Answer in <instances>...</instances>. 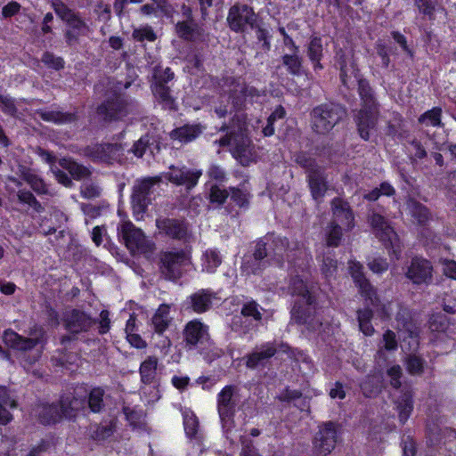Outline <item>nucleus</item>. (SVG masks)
<instances>
[{"label": "nucleus", "instance_id": "obj_9", "mask_svg": "<svg viewBox=\"0 0 456 456\" xmlns=\"http://www.w3.org/2000/svg\"><path fill=\"white\" fill-rule=\"evenodd\" d=\"M296 161L307 169L308 183L314 200H321L328 188L323 170L305 154L297 156Z\"/></svg>", "mask_w": 456, "mask_h": 456}, {"label": "nucleus", "instance_id": "obj_61", "mask_svg": "<svg viewBox=\"0 0 456 456\" xmlns=\"http://www.w3.org/2000/svg\"><path fill=\"white\" fill-rule=\"evenodd\" d=\"M384 348L388 351L395 350L397 348V340L395 334L392 330H387L383 335Z\"/></svg>", "mask_w": 456, "mask_h": 456}, {"label": "nucleus", "instance_id": "obj_55", "mask_svg": "<svg viewBox=\"0 0 456 456\" xmlns=\"http://www.w3.org/2000/svg\"><path fill=\"white\" fill-rule=\"evenodd\" d=\"M184 431L190 437L196 435L198 430V420L193 414H186L183 419Z\"/></svg>", "mask_w": 456, "mask_h": 456}, {"label": "nucleus", "instance_id": "obj_59", "mask_svg": "<svg viewBox=\"0 0 456 456\" xmlns=\"http://www.w3.org/2000/svg\"><path fill=\"white\" fill-rule=\"evenodd\" d=\"M53 8L56 14L65 21L70 20L71 16L74 14V12L62 3H53Z\"/></svg>", "mask_w": 456, "mask_h": 456}, {"label": "nucleus", "instance_id": "obj_49", "mask_svg": "<svg viewBox=\"0 0 456 456\" xmlns=\"http://www.w3.org/2000/svg\"><path fill=\"white\" fill-rule=\"evenodd\" d=\"M349 273L357 285H365V277L362 271V266L359 262H348Z\"/></svg>", "mask_w": 456, "mask_h": 456}, {"label": "nucleus", "instance_id": "obj_38", "mask_svg": "<svg viewBox=\"0 0 456 456\" xmlns=\"http://www.w3.org/2000/svg\"><path fill=\"white\" fill-rule=\"evenodd\" d=\"M38 115L43 120L55 124H66L75 120L73 114L56 110H41L38 112Z\"/></svg>", "mask_w": 456, "mask_h": 456}, {"label": "nucleus", "instance_id": "obj_45", "mask_svg": "<svg viewBox=\"0 0 456 456\" xmlns=\"http://www.w3.org/2000/svg\"><path fill=\"white\" fill-rule=\"evenodd\" d=\"M430 329L433 331L445 332L449 335V320L447 316L444 314L433 315L430 320Z\"/></svg>", "mask_w": 456, "mask_h": 456}, {"label": "nucleus", "instance_id": "obj_46", "mask_svg": "<svg viewBox=\"0 0 456 456\" xmlns=\"http://www.w3.org/2000/svg\"><path fill=\"white\" fill-rule=\"evenodd\" d=\"M228 196L229 193L225 189L216 184L210 187L208 199L211 203L221 206L225 202Z\"/></svg>", "mask_w": 456, "mask_h": 456}, {"label": "nucleus", "instance_id": "obj_22", "mask_svg": "<svg viewBox=\"0 0 456 456\" xmlns=\"http://www.w3.org/2000/svg\"><path fill=\"white\" fill-rule=\"evenodd\" d=\"M276 352L277 346L274 342H266L256 346L255 350L247 356L246 366L250 369L265 366Z\"/></svg>", "mask_w": 456, "mask_h": 456}, {"label": "nucleus", "instance_id": "obj_23", "mask_svg": "<svg viewBox=\"0 0 456 456\" xmlns=\"http://www.w3.org/2000/svg\"><path fill=\"white\" fill-rule=\"evenodd\" d=\"M165 74L167 75V78H162L159 72H156L153 75V83L151 87L155 96L161 101L166 107L171 109L173 108L174 102L170 95L169 88L166 86L165 84L174 78V73L169 68H166Z\"/></svg>", "mask_w": 456, "mask_h": 456}, {"label": "nucleus", "instance_id": "obj_29", "mask_svg": "<svg viewBox=\"0 0 456 456\" xmlns=\"http://www.w3.org/2000/svg\"><path fill=\"white\" fill-rule=\"evenodd\" d=\"M19 173L20 177L26 181L36 192L39 194L46 193V184L35 170L27 168L26 167H20Z\"/></svg>", "mask_w": 456, "mask_h": 456}, {"label": "nucleus", "instance_id": "obj_54", "mask_svg": "<svg viewBox=\"0 0 456 456\" xmlns=\"http://www.w3.org/2000/svg\"><path fill=\"white\" fill-rule=\"evenodd\" d=\"M241 314L243 316L253 317L256 321H260L262 318L258 305L254 301L245 304L241 309Z\"/></svg>", "mask_w": 456, "mask_h": 456}, {"label": "nucleus", "instance_id": "obj_56", "mask_svg": "<svg viewBox=\"0 0 456 456\" xmlns=\"http://www.w3.org/2000/svg\"><path fill=\"white\" fill-rule=\"evenodd\" d=\"M419 11L429 17L433 16L436 2V0H415Z\"/></svg>", "mask_w": 456, "mask_h": 456}, {"label": "nucleus", "instance_id": "obj_25", "mask_svg": "<svg viewBox=\"0 0 456 456\" xmlns=\"http://www.w3.org/2000/svg\"><path fill=\"white\" fill-rule=\"evenodd\" d=\"M156 224L160 232L174 238L183 239L187 235V224L176 219H157Z\"/></svg>", "mask_w": 456, "mask_h": 456}, {"label": "nucleus", "instance_id": "obj_5", "mask_svg": "<svg viewBox=\"0 0 456 456\" xmlns=\"http://www.w3.org/2000/svg\"><path fill=\"white\" fill-rule=\"evenodd\" d=\"M118 234L133 255H147L154 250V243L148 240L143 232L130 221H121L118 226Z\"/></svg>", "mask_w": 456, "mask_h": 456}, {"label": "nucleus", "instance_id": "obj_42", "mask_svg": "<svg viewBox=\"0 0 456 456\" xmlns=\"http://www.w3.org/2000/svg\"><path fill=\"white\" fill-rule=\"evenodd\" d=\"M372 311L369 308L358 311V322L362 332L366 336H371L374 333V328L370 324Z\"/></svg>", "mask_w": 456, "mask_h": 456}, {"label": "nucleus", "instance_id": "obj_48", "mask_svg": "<svg viewBox=\"0 0 456 456\" xmlns=\"http://www.w3.org/2000/svg\"><path fill=\"white\" fill-rule=\"evenodd\" d=\"M285 116V110L282 107H278L270 115L267 119V125L263 128V134L265 136H271L274 133L273 123L276 119H281Z\"/></svg>", "mask_w": 456, "mask_h": 456}, {"label": "nucleus", "instance_id": "obj_34", "mask_svg": "<svg viewBox=\"0 0 456 456\" xmlns=\"http://www.w3.org/2000/svg\"><path fill=\"white\" fill-rule=\"evenodd\" d=\"M158 359L155 356L147 357L140 366L141 379L145 384L151 383L156 376Z\"/></svg>", "mask_w": 456, "mask_h": 456}, {"label": "nucleus", "instance_id": "obj_19", "mask_svg": "<svg viewBox=\"0 0 456 456\" xmlns=\"http://www.w3.org/2000/svg\"><path fill=\"white\" fill-rule=\"evenodd\" d=\"M433 266L431 263L421 256H415L411 259L408 267L406 276L414 284L419 285L428 283L431 281Z\"/></svg>", "mask_w": 456, "mask_h": 456}, {"label": "nucleus", "instance_id": "obj_16", "mask_svg": "<svg viewBox=\"0 0 456 456\" xmlns=\"http://www.w3.org/2000/svg\"><path fill=\"white\" fill-rule=\"evenodd\" d=\"M293 293L297 294V300L292 308V315L297 322L307 323L311 328L315 330L314 325L310 319L311 305L314 303V297L307 289V287H296Z\"/></svg>", "mask_w": 456, "mask_h": 456}, {"label": "nucleus", "instance_id": "obj_7", "mask_svg": "<svg viewBox=\"0 0 456 456\" xmlns=\"http://www.w3.org/2000/svg\"><path fill=\"white\" fill-rule=\"evenodd\" d=\"M332 211L334 224H331L327 234V244L329 246H338L341 239V227L338 223L346 229L350 230L354 227V215L346 202L340 199H334L332 201Z\"/></svg>", "mask_w": 456, "mask_h": 456}, {"label": "nucleus", "instance_id": "obj_47", "mask_svg": "<svg viewBox=\"0 0 456 456\" xmlns=\"http://www.w3.org/2000/svg\"><path fill=\"white\" fill-rule=\"evenodd\" d=\"M117 150V144L97 145L95 146V153L92 152L90 155L95 159L107 161L110 158L109 154L113 153Z\"/></svg>", "mask_w": 456, "mask_h": 456}, {"label": "nucleus", "instance_id": "obj_2", "mask_svg": "<svg viewBox=\"0 0 456 456\" xmlns=\"http://www.w3.org/2000/svg\"><path fill=\"white\" fill-rule=\"evenodd\" d=\"M273 255L269 254L270 258L268 261L272 260L278 265L282 264L284 255L289 260L297 255L296 251H298L299 254L303 253L302 249L298 248L297 242L290 244L286 238H277L273 240ZM265 256H268L265 243L263 240H259L256 244L254 253L244 256L240 267V277H244V279L238 280V281L254 282L250 277L261 273L266 264V261L264 260Z\"/></svg>", "mask_w": 456, "mask_h": 456}, {"label": "nucleus", "instance_id": "obj_27", "mask_svg": "<svg viewBox=\"0 0 456 456\" xmlns=\"http://www.w3.org/2000/svg\"><path fill=\"white\" fill-rule=\"evenodd\" d=\"M62 419H71L75 418L80 410L85 407V400L79 397L64 395L60 401Z\"/></svg>", "mask_w": 456, "mask_h": 456}, {"label": "nucleus", "instance_id": "obj_51", "mask_svg": "<svg viewBox=\"0 0 456 456\" xmlns=\"http://www.w3.org/2000/svg\"><path fill=\"white\" fill-rule=\"evenodd\" d=\"M101 191V187L94 182H85L81 186V195L86 199L97 198Z\"/></svg>", "mask_w": 456, "mask_h": 456}, {"label": "nucleus", "instance_id": "obj_64", "mask_svg": "<svg viewBox=\"0 0 456 456\" xmlns=\"http://www.w3.org/2000/svg\"><path fill=\"white\" fill-rule=\"evenodd\" d=\"M443 272L447 277L456 279V262L453 260L444 259L442 261Z\"/></svg>", "mask_w": 456, "mask_h": 456}, {"label": "nucleus", "instance_id": "obj_10", "mask_svg": "<svg viewBox=\"0 0 456 456\" xmlns=\"http://www.w3.org/2000/svg\"><path fill=\"white\" fill-rule=\"evenodd\" d=\"M370 224L377 237L385 244L386 247L392 248V256L398 259L402 252V245L399 241L397 234L390 224L385 220L381 215L373 213L370 216Z\"/></svg>", "mask_w": 456, "mask_h": 456}, {"label": "nucleus", "instance_id": "obj_60", "mask_svg": "<svg viewBox=\"0 0 456 456\" xmlns=\"http://www.w3.org/2000/svg\"><path fill=\"white\" fill-rule=\"evenodd\" d=\"M42 61L45 64H46L55 69H60L63 67L62 59H61L60 57H56L53 54L49 53H46L43 55Z\"/></svg>", "mask_w": 456, "mask_h": 456}, {"label": "nucleus", "instance_id": "obj_62", "mask_svg": "<svg viewBox=\"0 0 456 456\" xmlns=\"http://www.w3.org/2000/svg\"><path fill=\"white\" fill-rule=\"evenodd\" d=\"M387 375L390 377L391 385L398 388L401 386L400 378L402 375V370L399 365H394L387 370Z\"/></svg>", "mask_w": 456, "mask_h": 456}, {"label": "nucleus", "instance_id": "obj_20", "mask_svg": "<svg viewBox=\"0 0 456 456\" xmlns=\"http://www.w3.org/2000/svg\"><path fill=\"white\" fill-rule=\"evenodd\" d=\"M132 110L131 104L127 103L120 95H115L113 100L99 106L98 113L105 119L116 120L123 118Z\"/></svg>", "mask_w": 456, "mask_h": 456}, {"label": "nucleus", "instance_id": "obj_31", "mask_svg": "<svg viewBox=\"0 0 456 456\" xmlns=\"http://www.w3.org/2000/svg\"><path fill=\"white\" fill-rule=\"evenodd\" d=\"M201 133L199 126L186 125L173 130L170 136L180 142H189L195 139Z\"/></svg>", "mask_w": 456, "mask_h": 456}, {"label": "nucleus", "instance_id": "obj_13", "mask_svg": "<svg viewBox=\"0 0 456 456\" xmlns=\"http://www.w3.org/2000/svg\"><path fill=\"white\" fill-rule=\"evenodd\" d=\"M223 92L228 94L234 106H240L243 102H251L257 101L261 96L260 92L254 87L247 86L240 79L233 77L226 78L222 86Z\"/></svg>", "mask_w": 456, "mask_h": 456}, {"label": "nucleus", "instance_id": "obj_28", "mask_svg": "<svg viewBox=\"0 0 456 456\" xmlns=\"http://www.w3.org/2000/svg\"><path fill=\"white\" fill-rule=\"evenodd\" d=\"M17 407L16 400L11 395L9 390L5 387L0 386V424H8L12 416L9 409Z\"/></svg>", "mask_w": 456, "mask_h": 456}, {"label": "nucleus", "instance_id": "obj_8", "mask_svg": "<svg viewBox=\"0 0 456 456\" xmlns=\"http://www.w3.org/2000/svg\"><path fill=\"white\" fill-rule=\"evenodd\" d=\"M345 110L338 104H322L312 111V127L317 133L324 134L344 117Z\"/></svg>", "mask_w": 456, "mask_h": 456}, {"label": "nucleus", "instance_id": "obj_37", "mask_svg": "<svg viewBox=\"0 0 456 456\" xmlns=\"http://www.w3.org/2000/svg\"><path fill=\"white\" fill-rule=\"evenodd\" d=\"M176 31L181 37L187 40H198L201 37V28H198L192 21L178 22Z\"/></svg>", "mask_w": 456, "mask_h": 456}, {"label": "nucleus", "instance_id": "obj_33", "mask_svg": "<svg viewBox=\"0 0 456 456\" xmlns=\"http://www.w3.org/2000/svg\"><path fill=\"white\" fill-rule=\"evenodd\" d=\"M151 321L155 331L159 334L163 333L171 322L169 306L167 305H161L156 311Z\"/></svg>", "mask_w": 456, "mask_h": 456}, {"label": "nucleus", "instance_id": "obj_57", "mask_svg": "<svg viewBox=\"0 0 456 456\" xmlns=\"http://www.w3.org/2000/svg\"><path fill=\"white\" fill-rule=\"evenodd\" d=\"M232 200L240 207H243L248 202L249 193L246 190L231 188Z\"/></svg>", "mask_w": 456, "mask_h": 456}, {"label": "nucleus", "instance_id": "obj_50", "mask_svg": "<svg viewBox=\"0 0 456 456\" xmlns=\"http://www.w3.org/2000/svg\"><path fill=\"white\" fill-rule=\"evenodd\" d=\"M283 64L287 67L289 73L298 75L301 70V61L298 56L295 54H285L282 58Z\"/></svg>", "mask_w": 456, "mask_h": 456}, {"label": "nucleus", "instance_id": "obj_3", "mask_svg": "<svg viewBox=\"0 0 456 456\" xmlns=\"http://www.w3.org/2000/svg\"><path fill=\"white\" fill-rule=\"evenodd\" d=\"M221 146H229L232 156L243 166L255 162L257 154L248 136V126L245 118L237 117L232 122V131L229 135L221 138Z\"/></svg>", "mask_w": 456, "mask_h": 456}, {"label": "nucleus", "instance_id": "obj_36", "mask_svg": "<svg viewBox=\"0 0 456 456\" xmlns=\"http://www.w3.org/2000/svg\"><path fill=\"white\" fill-rule=\"evenodd\" d=\"M222 257L216 249H207L201 256L202 271L214 273L221 265Z\"/></svg>", "mask_w": 456, "mask_h": 456}, {"label": "nucleus", "instance_id": "obj_18", "mask_svg": "<svg viewBox=\"0 0 456 456\" xmlns=\"http://www.w3.org/2000/svg\"><path fill=\"white\" fill-rule=\"evenodd\" d=\"M338 431L332 422H327L320 427L316 433L314 445V449L323 455L329 454L337 444Z\"/></svg>", "mask_w": 456, "mask_h": 456}, {"label": "nucleus", "instance_id": "obj_30", "mask_svg": "<svg viewBox=\"0 0 456 456\" xmlns=\"http://www.w3.org/2000/svg\"><path fill=\"white\" fill-rule=\"evenodd\" d=\"M363 289L361 291L362 295L366 297L367 301H370V305L377 307V312L379 313L381 318H388L391 315V303L387 305L380 304L379 298L377 297L373 287H362Z\"/></svg>", "mask_w": 456, "mask_h": 456}, {"label": "nucleus", "instance_id": "obj_41", "mask_svg": "<svg viewBox=\"0 0 456 456\" xmlns=\"http://www.w3.org/2000/svg\"><path fill=\"white\" fill-rule=\"evenodd\" d=\"M407 208L414 220L420 224H425L429 218L428 208L412 200L407 202Z\"/></svg>", "mask_w": 456, "mask_h": 456}, {"label": "nucleus", "instance_id": "obj_4", "mask_svg": "<svg viewBox=\"0 0 456 456\" xmlns=\"http://www.w3.org/2000/svg\"><path fill=\"white\" fill-rule=\"evenodd\" d=\"M39 156L44 161L51 165V171L53 172L56 180L65 187H71L73 185L72 180L65 173L69 174L77 180H82L91 175V171L86 167H84L70 159L63 158L58 160L57 164L53 163L54 157L45 150H39Z\"/></svg>", "mask_w": 456, "mask_h": 456}, {"label": "nucleus", "instance_id": "obj_40", "mask_svg": "<svg viewBox=\"0 0 456 456\" xmlns=\"http://www.w3.org/2000/svg\"><path fill=\"white\" fill-rule=\"evenodd\" d=\"M308 56L314 63V69H322V66L320 63L322 56V44L320 38L314 37L308 46Z\"/></svg>", "mask_w": 456, "mask_h": 456}, {"label": "nucleus", "instance_id": "obj_43", "mask_svg": "<svg viewBox=\"0 0 456 456\" xmlns=\"http://www.w3.org/2000/svg\"><path fill=\"white\" fill-rule=\"evenodd\" d=\"M104 391L100 387L92 389L88 397V405L93 412H100L103 407Z\"/></svg>", "mask_w": 456, "mask_h": 456}, {"label": "nucleus", "instance_id": "obj_12", "mask_svg": "<svg viewBox=\"0 0 456 456\" xmlns=\"http://www.w3.org/2000/svg\"><path fill=\"white\" fill-rule=\"evenodd\" d=\"M161 181V176L147 177L137 182L132 195V207L136 220L142 218L150 202L148 196L151 193L155 184Z\"/></svg>", "mask_w": 456, "mask_h": 456}, {"label": "nucleus", "instance_id": "obj_26", "mask_svg": "<svg viewBox=\"0 0 456 456\" xmlns=\"http://www.w3.org/2000/svg\"><path fill=\"white\" fill-rule=\"evenodd\" d=\"M67 329L73 333L87 330L94 323L92 318L78 310L68 313L65 318Z\"/></svg>", "mask_w": 456, "mask_h": 456}, {"label": "nucleus", "instance_id": "obj_1", "mask_svg": "<svg viewBox=\"0 0 456 456\" xmlns=\"http://www.w3.org/2000/svg\"><path fill=\"white\" fill-rule=\"evenodd\" d=\"M337 57L339 61L340 77L344 86L348 88L358 86L362 108L357 115V126L360 136L368 140L370 132L375 127L378 118V109L371 88L365 79L361 78L358 69L350 58L340 53H337Z\"/></svg>", "mask_w": 456, "mask_h": 456}, {"label": "nucleus", "instance_id": "obj_52", "mask_svg": "<svg viewBox=\"0 0 456 456\" xmlns=\"http://www.w3.org/2000/svg\"><path fill=\"white\" fill-rule=\"evenodd\" d=\"M133 37L138 41L152 42L156 39V35L150 26H142L134 30Z\"/></svg>", "mask_w": 456, "mask_h": 456}, {"label": "nucleus", "instance_id": "obj_63", "mask_svg": "<svg viewBox=\"0 0 456 456\" xmlns=\"http://www.w3.org/2000/svg\"><path fill=\"white\" fill-rule=\"evenodd\" d=\"M369 267L373 273H381L387 269L388 264L386 259L377 257L369 262Z\"/></svg>", "mask_w": 456, "mask_h": 456}, {"label": "nucleus", "instance_id": "obj_35", "mask_svg": "<svg viewBox=\"0 0 456 456\" xmlns=\"http://www.w3.org/2000/svg\"><path fill=\"white\" fill-rule=\"evenodd\" d=\"M396 408L399 412V419L404 423L412 411L413 404L410 392L403 393L395 401Z\"/></svg>", "mask_w": 456, "mask_h": 456}, {"label": "nucleus", "instance_id": "obj_14", "mask_svg": "<svg viewBox=\"0 0 456 456\" xmlns=\"http://www.w3.org/2000/svg\"><path fill=\"white\" fill-rule=\"evenodd\" d=\"M238 399L235 395V387H224L217 395V409L223 428L229 430L233 426V415L235 413Z\"/></svg>", "mask_w": 456, "mask_h": 456}, {"label": "nucleus", "instance_id": "obj_24", "mask_svg": "<svg viewBox=\"0 0 456 456\" xmlns=\"http://www.w3.org/2000/svg\"><path fill=\"white\" fill-rule=\"evenodd\" d=\"M34 412L35 416L44 425L55 424L62 419L59 402L38 404Z\"/></svg>", "mask_w": 456, "mask_h": 456}, {"label": "nucleus", "instance_id": "obj_58", "mask_svg": "<svg viewBox=\"0 0 456 456\" xmlns=\"http://www.w3.org/2000/svg\"><path fill=\"white\" fill-rule=\"evenodd\" d=\"M114 433L112 425L100 426L94 432L93 437L96 440L102 441L109 438Z\"/></svg>", "mask_w": 456, "mask_h": 456}, {"label": "nucleus", "instance_id": "obj_11", "mask_svg": "<svg viewBox=\"0 0 456 456\" xmlns=\"http://www.w3.org/2000/svg\"><path fill=\"white\" fill-rule=\"evenodd\" d=\"M3 340L9 347L26 352L45 342V331L42 328L35 327L25 338L12 330H7L4 333Z\"/></svg>", "mask_w": 456, "mask_h": 456}, {"label": "nucleus", "instance_id": "obj_53", "mask_svg": "<svg viewBox=\"0 0 456 456\" xmlns=\"http://www.w3.org/2000/svg\"><path fill=\"white\" fill-rule=\"evenodd\" d=\"M406 367L411 374H419L423 370V360L417 355H410L406 361Z\"/></svg>", "mask_w": 456, "mask_h": 456}, {"label": "nucleus", "instance_id": "obj_32", "mask_svg": "<svg viewBox=\"0 0 456 456\" xmlns=\"http://www.w3.org/2000/svg\"><path fill=\"white\" fill-rule=\"evenodd\" d=\"M152 4H147L141 7V12L144 15H153L155 17L169 16L171 7L166 0H152Z\"/></svg>", "mask_w": 456, "mask_h": 456}, {"label": "nucleus", "instance_id": "obj_39", "mask_svg": "<svg viewBox=\"0 0 456 456\" xmlns=\"http://www.w3.org/2000/svg\"><path fill=\"white\" fill-rule=\"evenodd\" d=\"M211 303V295L204 289L191 296V305L196 313H203L207 311Z\"/></svg>", "mask_w": 456, "mask_h": 456}, {"label": "nucleus", "instance_id": "obj_6", "mask_svg": "<svg viewBox=\"0 0 456 456\" xmlns=\"http://www.w3.org/2000/svg\"><path fill=\"white\" fill-rule=\"evenodd\" d=\"M160 272L167 281H176L191 265V256L184 250L166 251L160 256Z\"/></svg>", "mask_w": 456, "mask_h": 456}, {"label": "nucleus", "instance_id": "obj_15", "mask_svg": "<svg viewBox=\"0 0 456 456\" xmlns=\"http://www.w3.org/2000/svg\"><path fill=\"white\" fill-rule=\"evenodd\" d=\"M227 21L231 29L235 32H243L247 26L253 28L256 21L254 11L245 5H234L228 13Z\"/></svg>", "mask_w": 456, "mask_h": 456}, {"label": "nucleus", "instance_id": "obj_17", "mask_svg": "<svg viewBox=\"0 0 456 456\" xmlns=\"http://www.w3.org/2000/svg\"><path fill=\"white\" fill-rule=\"evenodd\" d=\"M183 335L186 348L196 349L209 340L208 326L198 319L192 320L185 325Z\"/></svg>", "mask_w": 456, "mask_h": 456}, {"label": "nucleus", "instance_id": "obj_21", "mask_svg": "<svg viewBox=\"0 0 456 456\" xmlns=\"http://www.w3.org/2000/svg\"><path fill=\"white\" fill-rule=\"evenodd\" d=\"M202 175V170H190L185 167H170V170L164 175V177L177 185H185L188 189L193 188Z\"/></svg>", "mask_w": 456, "mask_h": 456}, {"label": "nucleus", "instance_id": "obj_44", "mask_svg": "<svg viewBox=\"0 0 456 456\" xmlns=\"http://www.w3.org/2000/svg\"><path fill=\"white\" fill-rule=\"evenodd\" d=\"M441 113L440 108H433L430 110L426 111L422 114L419 121L425 126H437L441 125Z\"/></svg>", "mask_w": 456, "mask_h": 456}]
</instances>
